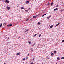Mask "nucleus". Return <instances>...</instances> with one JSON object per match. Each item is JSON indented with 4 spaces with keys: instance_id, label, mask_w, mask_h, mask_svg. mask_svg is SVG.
Listing matches in <instances>:
<instances>
[{
    "instance_id": "nucleus-41",
    "label": "nucleus",
    "mask_w": 64,
    "mask_h": 64,
    "mask_svg": "<svg viewBox=\"0 0 64 64\" xmlns=\"http://www.w3.org/2000/svg\"><path fill=\"white\" fill-rule=\"evenodd\" d=\"M4 64H6V63H4Z\"/></svg>"
},
{
    "instance_id": "nucleus-10",
    "label": "nucleus",
    "mask_w": 64,
    "mask_h": 64,
    "mask_svg": "<svg viewBox=\"0 0 64 64\" xmlns=\"http://www.w3.org/2000/svg\"><path fill=\"white\" fill-rule=\"evenodd\" d=\"M58 61H59V60H60V58H59L58 57V59H57Z\"/></svg>"
},
{
    "instance_id": "nucleus-19",
    "label": "nucleus",
    "mask_w": 64,
    "mask_h": 64,
    "mask_svg": "<svg viewBox=\"0 0 64 64\" xmlns=\"http://www.w3.org/2000/svg\"><path fill=\"white\" fill-rule=\"evenodd\" d=\"M41 34H40L39 36V37H41Z\"/></svg>"
},
{
    "instance_id": "nucleus-8",
    "label": "nucleus",
    "mask_w": 64,
    "mask_h": 64,
    "mask_svg": "<svg viewBox=\"0 0 64 64\" xmlns=\"http://www.w3.org/2000/svg\"><path fill=\"white\" fill-rule=\"evenodd\" d=\"M37 35V34H35L34 35V37H35Z\"/></svg>"
},
{
    "instance_id": "nucleus-2",
    "label": "nucleus",
    "mask_w": 64,
    "mask_h": 64,
    "mask_svg": "<svg viewBox=\"0 0 64 64\" xmlns=\"http://www.w3.org/2000/svg\"><path fill=\"white\" fill-rule=\"evenodd\" d=\"M5 2L6 3H9V1L8 0H6L5 1Z\"/></svg>"
},
{
    "instance_id": "nucleus-3",
    "label": "nucleus",
    "mask_w": 64,
    "mask_h": 64,
    "mask_svg": "<svg viewBox=\"0 0 64 64\" xmlns=\"http://www.w3.org/2000/svg\"><path fill=\"white\" fill-rule=\"evenodd\" d=\"M7 9L8 10H10V8L8 7H7Z\"/></svg>"
},
{
    "instance_id": "nucleus-32",
    "label": "nucleus",
    "mask_w": 64,
    "mask_h": 64,
    "mask_svg": "<svg viewBox=\"0 0 64 64\" xmlns=\"http://www.w3.org/2000/svg\"><path fill=\"white\" fill-rule=\"evenodd\" d=\"M58 6H59L57 5V6H56V7H58Z\"/></svg>"
},
{
    "instance_id": "nucleus-17",
    "label": "nucleus",
    "mask_w": 64,
    "mask_h": 64,
    "mask_svg": "<svg viewBox=\"0 0 64 64\" xmlns=\"http://www.w3.org/2000/svg\"><path fill=\"white\" fill-rule=\"evenodd\" d=\"M21 8L22 9H25V8H24L23 7H22V8Z\"/></svg>"
},
{
    "instance_id": "nucleus-42",
    "label": "nucleus",
    "mask_w": 64,
    "mask_h": 64,
    "mask_svg": "<svg viewBox=\"0 0 64 64\" xmlns=\"http://www.w3.org/2000/svg\"><path fill=\"white\" fill-rule=\"evenodd\" d=\"M50 0V1H51V0Z\"/></svg>"
},
{
    "instance_id": "nucleus-27",
    "label": "nucleus",
    "mask_w": 64,
    "mask_h": 64,
    "mask_svg": "<svg viewBox=\"0 0 64 64\" xmlns=\"http://www.w3.org/2000/svg\"><path fill=\"white\" fill-rule=\"evenodd\" d=\"M62 42L63 43H64V40H63L62 41Z\"/></svg>"
},
{
    "instance_id": "nucleus-14",
    "label": "nucleus",
    "mask_w": 64,
    "mask_h": 64,
    "mask_svg": "<svg viewBox=\"0 0 64 64\" xmlns=\"http://www.w3.org/2000/svg\"><path fill=\"white\" fill-rule=\"evenodd\" d=\"M2 24H1V25H0V27H2Z\"/></svg>"
},
{
    "instance_id": "nucleus-21",
    "label": "nucleus",
    "mask_w": 64,
    "mask_h": 64,
    "mask_svg": "<svg viewBox=\"0 0 64 64\" xmlns=\"http://www.w3.org/2000/svg\"><path fill=\"white\" fill-rule=\"evenodd\" d=\"M47 18H48V19H49L50 18V17H49H49H47Z\"/></svg>"
},
{
    "instance_id": "nucleus-12",
    "label": "nucleus",
    "mask_w": 64,
    "mask_h": 64,
    "mask_svg": "<svg viewBox=\"0 0 64 64\" xmlns=\"http://www.w3.org/2000/svg\"><path fill=\"white\" fill-rule=\"evenodd\" d=\"M26 3L27 4H28V3H29V1H27L26 2Z\"/></svg>"
},
{
    "instance_id": "nucleus-20",
    "label": "nucleus",
    "mask_w": 64,
    "mask_h": 64,
    "mask_svg": "<svg viewBox=\"0 0 64 64\" xmlns=\"http://www.w3.org/2000/svg\"><path fill=\"white\" fill-rule=\"evenodd\" d=\"M29 19L28 18L26 20V21H29Z\"/></svg>"
},
{
    "instance_id": "nucleus-45",
    "label": "nucleus",
    "mask_w": 64,
    "mask_h": 64,
    "mask_svg": "<svg viewBox=\"0 0 64 64\" xmlns=\"http://www.w3.org/2000/svg\"><path fill=\"white\" fill-rule=\"evenodd\" d=\"M26 32V31H25V32Z\"/></svg>"
},
{
    "instance_id": "nucleus-9",
    "label": "nucleus",
    "mask_w": 64,
    "mask_h": 64,
    "mask_svg": "<svg viewBox=\"0 0 64 64\" xmlns=\"http://www.w3.org/2000/svg\"><path fill=\"white\" fill-rule=\"evenodd\" d=\"M28 42L29 43V44H31V42L28 41Z\"/></svg>"
},
{
    "instance_id": "nucleus-29",
    "label": "nucleus",
    "mask_w": 64,
    "mask_h": 64,
    "mask_svg": "<svg viewBox=\"0 0 64 64\" xmlns=\"http://www.w3.org/2000/svg\"><path fill=\"white\" fill-rule=\"evenodd\" d=\"M29 31V30L28 29L26 30V32H27V31Z\"/></svg>"
},
{
    "instance_id": "nucleus-18",
    "label": "nucleus",
    "mask_w": 64,
    "mask_h": 64,
    "mask_svg": "<svg viewBox=\"0 0 64 64\" xmlns=\"http://www.w3.org/2000/svg\"><path fill=\"white\" fill-rule=\"evenodd\" d=\"M54 54H56V51H54Z\"/></svg>"
},
{
    "instance_id": "nucleus-15",
    "label": "nucleus",
    "mask_w": 64,
    "mask_h": 64,
    "mask_svg": "<svg viewBox=\"0 0 64 64\" xmlns=\"http://www.w3.org/2000/svg\"><path fill=\"white\" fill-rule=\"evenodd\" d=\"M62 59L64 60V57H62L61 58Z\"/></svg>"
},
{
    "instance_id": "nucleus-36",
    "label": "nucleus",
    "mask_w": 64,
    "mask_h": 64,
    "mask_svg": "<svg viewBox=\"0 0 64 64\" xmlns=\"http://www.w3.org/2000/svg\"><path fill=\"white\" fill-rule=\"evenodd\" d=\"M60 12H62V10H60Z\"/></svg>"
},
{
    "instance_id": "nucleus-28",
    "label": "nucleus",
    "mask_w": 64,
    "mask_h": 64,
    "mask_svg": "<svg viewBox=\"0 0 64 64\" xmlns=\"http://www.w3.org/2000/svg\"><path fill=\"white\" fill-rule=\"evenodd\" d=\"M51 17H52V16H49V17H50V18H51Z\"/></svg>"
},
{
    "instance_id": "nucleus-1",
    "label": "nucleus",
    "mask_w": 64,
    "mask_h": 64,
    "mask_svg": "<svg viewBox=\"0 0 64 64\" xmlns=\"http://www.w3.org/2000/svg\"><path fill=\"white\" fill-rule=\"evenodd\" d=\"M38 17V16H34L33 18H37V17Z\"/></svg>"
},
{
    "instance_id": "nucleus-5",
    "label": "nucleus",
    "mask_w": 64,
    "mask_h": 64,
    "mask_svg": "<svg viewBox=\"0 0 64 64\" xmlns=\"http://www.w3.org/2000/svg\"><path fill=\"white\" fill-rule=\"evenodd\" d=\"M17 55H20V52H19L17 54Z\"/></svg>"
},
{
    "instance_id": "nucleus-30",
    "label": "nucleus",
    "mask_w": 64,
    "mask_h": 64,
    "mask_svg": "<svg viewBox=\"0 0 64 64\" xmlns=\"http://www.w3.org/2000/svg\"><path fill=\"white\" fill-rule=\"evenodd\" d=\"M28 10H25V12H27L28 11Z\"/></svg>"
},
{
    "instance_id": "nucleus-4",
    "label": "nucleus",
    "mask_w": 64,
    "mask_h": 64,
    "mask_svg": "<svg viewBox=\"0 0 64 64\" xmlns=\"http://www.w3.org/2000/svg\"><path fill=\"white\" fill-rule=\"evenodd\" d=\"M53 26H54V25H52L51 26H50V28H52V27H53Z\"/></svg>"
},
{
    "instance_id": "nucleus-37",
    "label": "nucleus",
    "mask_w": 64,
    "mask_h": 64,
    "mask_svg": "<svg viewBox=\"0 0 64 64\" xmlns=\"http://www.w3.org/2000/svg\"><path fill=\"white\" fill-rule=\"evenodd\" d=\"M8 39H9V38H8Z\"/></svg>"
},
{
    "instance_id": "nucleus-26",
    "label": "nucleus",
    "mask_w": 64,
    "mask_h": 64,
    "mask_svg": "<svg viewBox=\"0 0 64 64\" xmlns=\"http://www.w3.org/2000/svg\"><path fill=\"white\" fill-rule=\"evenodd\" d=\"M12 26V24H10V27H11Z\"/></svg>"
},
{
    "instance_id": "nucleus-11",
    "label": "nucleus",
    "mask_w": 64,
    "mask_h": 64,
    "mask_svg": "<svg viewBox=\"0 0 64 64\" xmlns=\"http://www.w3.org/2000/svg\"><path fill=\"white\" fill-rule=\"evenodd\" d=\"M51 56H53V55H54V53H52L51 54Z\"/></svg>"
},
{
    "instance_id": "nucleus-25",
    "label": "nucleus",
    "mask_w": 64,
    "mask_h": 64,
    "mask_svg": "<svg viewBox=\"0 0 64 64\" xmlns=\"http://www.w3.org/2000/svg\"><path fill=\"white\" fill-rule=\"evenodd\" d=\"M26 60V58H24L23 59V60Z\"/></svg>"
},
{
    "instance_id": "nucleus-16",
    "label": "nucleus",
    "mask_w": 64,
    "mask_h": 64,
    "mask_svg": "<svg viewBox=\"0 0 64 64\" xmlns=\"http://www.w3.org/2000/svg\"><path fill=\"white\" fill-rule=\"evenodd\" d=\"M50 4V3H48V6H49Z\"/></svg>"
},
{
    "instance_id": "nucleus-7",
    "label": "nucleus",
    "mask_w": 64,
    "mask_h": 64,
    "mask_svg": "<svg viewBox=\"0 0 64 64\" xmlns=\"http://www.w3.org/2000/svg\"><path fill=\"white\" fill-rule=\"evenodd\" d=\"M60 24V23H59L58 24H57L56 25V26H57V27H58V26H59V24Z\"/></svg>"
},
{
    "instance_id": "nucleus-24",
    "label": "nucleus",
    "mask_w": 64,
    "mask_h": 64,
    "mask_svg": "<svg viewBox=\"0 0 64 64\" xmlns=\"http://www.w3.org/2000/svg\"><path fill=\"white\" fill-rule=\"evenodd\" d=\"M8 27H10V24H8Z\"/></svg>"
},
{
    "instance_id": "nucleus-23",
    "label": "nucleus",
    "mask_w": 64,
    "mask_h": 64,
    "mask_svg": "<svg viewBox=\"0 0 64 64\" xmlns=\"http://www.w3.org/2000/svg\"><path fill=\"white\" fill-rule=\"evenodd\" d=\"M38 24H39V25H40V24H40V22H38Z\"/></svg>"
},
{
    "instance_id": "nucleus-33",
    "label": "nucleus",
    "mask_w": 64,
    "mask_h": 64,
    "mask_svg": "<svg viewBox=\"0 0 64 64\" xmlns=\"http://www.w3.org/2000/svg\"><path fill=\"white\" fill-rule=\"evenodd\" d=\"M34 64V63L33 62L31 64Z\"/></svg>"
},
{
    "instance_id": "nucleus-40",
    "label": "nucleus",
    "mask_w": 64,
    "mask_h": 64,
    "mask_svg": "<svg viewBox=\"0 0 64 64\" xmlns=\"http://www.w3.org/2000/svg\"><path fill=\"white\" fill-rule=\"evenodd\" d=\"M19 38H20V37L18 38V39H19Z\"/></svg>"
},
{
    "instance_id": "nucleus-13",
    "label": "nucleus",
    "mask_w": 64,
    "mask_h": 64,
    "mask_svg": "<svg viewBox=\"0 0 64 64\" xmlns=\"http://www.w3.org/2000/svg\"><path fill=\"white\" fill-rule=\"evenodd\" d=\"M47 15V14H44V16H42V17H44V16H45V15Z\"/></svg>"
},
{
    "instance_id": "nucleus-22",
    "label": "nucleus",
    "mask_w": 64,
    "mask_h": 64,
    "mask_svg": "<svg viewBox=\"0 0 64 64\" xmlns=\"http://www.w3.org/2000/svg\"><path fill=\"white\" fill-rule=\"evenodd\" d=\"M53 2H52L51 4L52 6L53 5Z\"/></svg>"
},
{
    "instance_id": "nucleus-38",
    "label": "nucleus",
    "mask_w": 64,
    "mask_h": 64,
    "mask_svg": "<svg viewBox=\"0 0 64 64\" xmlns=\"http://www.w3.org/2000/svg\"><path fill=\"white\" fill-rule=\"evenodd\" d=\"M9 49L10 50V48H9Z\"/></svg>"
},
{
    "instance_id": "nucleus-6",
    "label": "nucleus",
    "mask_w": 64,
    "mask_h": 64,
    "mask_svg": "<svg viewBox=\"0 0 64 64\" xmlns=\"http://www.w3.org/2000/svg\"><path fill=\"white\" fill-rule=\"evenodd\" d=\"M57 10H58V9L56 8L54 10V11H57Z\"/></svg>"
},
{
    "instance_id": "nucleus-31",
    "label": "nucleus",
    "mask_w": 64,
    "mask_h": 64,
    "mask_svg": "<svg viewBox=\"0 0 64 64\" xmlns=\"http://www.w3.org/2000/svg\"><path fill=\"white\" fill-rule=\"evenodd\" d=\"M27 56H29V54H28L27 55Z\"/></svg>"
},
{
    "instance_id": "nucleus-39",
    "label": "nucleus",
    "mask_w": 64,
    "mask_h": 64,
    "mask_svg": "<svg viewBox=\"0 0 64 64\" xmlns=\"http://www.w3.org/2000/svg\"><path fill=\"white\" fill-rule=\"evenodd\" d=\"M38 64H39V63H38Z\"/></svg>"
},
{
    "instance_id": "nucleus-35",
    "label": "nucleus",
    "mask_w": 64,
    "mask_h": 64,
    "mask_svg": "<svg viewBox=\"0 0 64 64\" xmlns=\"http://www.w3.org/2000/svg\"><path fill=\"white\" fill-rule=\"evenodd\" d=\"M26 59H28V57L26 58Z\"/></svg>"
},
{
    "instance_id": "nucleus-43",
    "label": "nucleus",
    "mask_w": 64,
    "mask_h": 64,
    "mask_svg": "<svg viewBox=\"0 0 64 64\" xmlns=\"http://www.w3.org/2000/svg\"><path fill=\"white\" fill-rule=\"evenodd\" d=\"M8 43H9V42H8Z\"/></svg>"
},
{
    "instance_id": "nucleus-34",
    "label": "nucleus",
    "mask_w": 64,
    "mask_h": 64,
    "mask_svg": "<svg viewBox=\"0 0 64 64\" xmlns=\"http://www.w3.org/2000/svg\"><path fill=\"white\" fill-rule=\"evenodd\" d=\"M33 60H35V58H33Z\"/></svg>"
},
{
    "instance_id": "nucleus-44",
    "label": "nucleus",
    "mask_w": 64,
    "mask_h": 64,
    "mask_svg": "<svg viewBox=\"0 0 64 64\" xmlns=\"http://www.w3.org/2000/svg\"><path fill=\"white\" fill-rule=\"evenodd\" d=\"M40 44H39V45H39Z\"/></svg>"
}]
</instances>
